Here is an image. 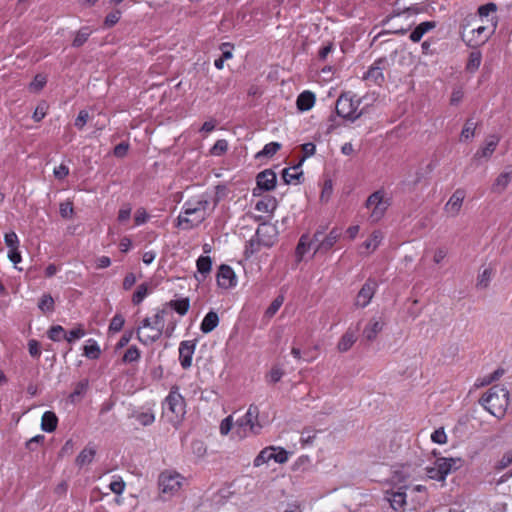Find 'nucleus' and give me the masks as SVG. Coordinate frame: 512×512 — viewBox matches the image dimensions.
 <instances>
[{"label": "nucleus", "mask_w": 512, "mask_h": 512, "mask_svg": "<svg viewBox=\"0 0 512 512\" xmlns=\"http://www.w3.org/2000/svg\"><path fill=\"white\" fill-rule=\"evenodd\" d=\"M486 22H489L486 19ZM495 24L491 27L485 24V19L477 15H467L461 23V37L470 47H479L487 42L494 31Z\"/></svg>", "instance_id": "1"}, {"label": "nucleus", "mask_w": 512, "mask_h": 512, "mask_svg": "<svg viewBox=\"0 0 512 512\" xmlns=\"http://www.w3.org/2000/svg\"><path fill=\"white\" fill-rule=\"evenodd\" d=\"M209 201L205 196L190 199L183 205V211L177 217V227L190 230L200 225L207 217Z\"/></svg>", "instance_id": "2"}, {"label": "nucleus", "mask_w": 512, "mask_h": 512, "mask_svg": "<svg viewBox=\"0 0 512 512\" xmlns=\"http://www.w3.org/2000/svg\"><path fill=\"white\" fill-rule=\"evenodd\" d=\"M165 309H159L151 317L144 318L136 328V338L143 345H151L157 342L164 333Z\"/></svg>", "instance_id": "3"}, {"label": "nucleus", "mask_w": 512, "mask_h": 512, "mask_svg": "<svg viewBox=\"0 0 512 512\" xmlns=\"http://www.w3.org/2000/svg\"><path fill=\"white\" fill-rule=\"evenodd\" d=\"M185 414V399L180 394L179 387L172 386L163 403V416L166 417L174 427H177L183 421Z\"/></svg>", "instance_id": "4"}, {"label": "nucleus", "mask_w": 512, "mask_h": 512, "mask_svg": "<svg viewBox=\"0 0 512 512\" xmlns=\"http://www.w3.org/2000/svg\"><path fill=\"white\" fill-rule=\"evenodd\" d=\"M508 395L505 388L493 386L481 397L480 402L493 416L502 418L509 405Z\"/></svg>", "instance_id": "5"}, {"label": "nucleus", "mask_w": 512, "mask_h": 512, "mask_svg": "<svg viewBox=\"0 0 512 512\" xmlns=\"http://www.w3.org/2000/svg\"><path fill=\"white\" fill-rule=\"evenodd\" d=\"M262 430L259 422V408L256 405H250L246 414L236 422L234 434L239 439H244L250 435H258Z\"/></svg>", "instance_id": "6"}, {"label": "nucleus", "mask_w": 512, "mask_h": 512, "mask_svg": "<svg viewBox=\"0 0 512 512\" xmlns=\"http://www.w3.org/2000/svg\"><path fill=\"white\" fill-rule=\"evenodd\" d=\"M390 204V199L385 197L384 191L378 190L372 193L365 203V206L370 210L369 219L374 223L380 221Z\"/></svg>", "instance_id": "7"}, {"label": "nucleus", "mask_w": 512, "mask_h": 512, "mask_svg": "<svg viewBox=\"0 0 512 512\" xmlns=\"http://www.w3.org/2000/svg\"><path fill=\"white\" fill-rule=\"evenodd\" d=\"M184 477L174 471L165 470L159 474L158 487L162 494L173 496L182 488Z\"/></svg>", "instance_id": "8"}, {"label": "nucleus", "mask_w": 512, "mask_h": 512, "mask_svg": "<svg viewBox=\"0 0 512 512\" xmlns=\"http://www.w3.org/2000/svg\"><path fill=\"white\" fill-rule=\"evenodd\" d=\"M359 104L358 99H354L349 93H344L337 99L336 113L342 118L354 121L361 115V112H358Z\"/></svg>", "instance_id": "9"}, {"label": "nucleus", "mask_w": 512, "mask_h": 512, "mask_svg": "<svg viewBox=\"0 0 512 512\" xmlns=\"http://www.w3.org/2000/svg\"><path fill=\"white\" fill-rule=\"evenodd\" d=\"M277 238L276 228L268 223H262L258 226L255 237L251 239L250 245L253 248L252 253L254 251L259 250L260 246L271 247Z\"/></svg>", "instance_id": "10"}, {"label": "nucleus", "mask_w": 512, "mask_h": 512, "mask_svg": "<svg viewBox=\"0 0 512 512\" xmlns=\"http://www.w3.org/2000/svg\"><path fill=\"white\" fill-rule=\"evenodd\" d=\"M288 459L289 453L284 448L269 446L260 451V453L255 457L253 465L255 467H260L271 460H274L279 464H284Z\"/></svg>", "instance_id": "11"}, {"label": "nucleus", "mask_w": 512, "mask_h": 512, "mask_svg": "<svg viewBox=\"0 0 512 512\" xmlns=\"http://www.w3.org/2000/svg\"><path fill=\"white\" fill-rule=\"evenodd\" d=\"M389 67V60L386 57H380L373 62L363 78L368 82L381 86L385 82L384 71Z\"/></svg>", "instance_id": "12"}, {"label": "nucleus", "mask_w": 512, "mask_h": 512, "mask_svg": "<svg viewBox=\"0 0 512 512\" xmlns=\"http://www.w3.org/2000/svg\"><path fill=\"white\" fill-rule=\"evenodd\" d=\"M377 289V283L374 280L368 279L355 298V306L358 308L366 307L372 300Z\"/></svg>", "instance_id": "13"}, {"label": "nucleus", "mask_w": 512, "mask_h": 512, "mask_svg": "<svg viewBox=\"0 0 512 512\" xmlns=\"http://www.w3.org/2000/svg\"><path fill=\"white\" fill-rule=\"evenodd\" d=\"M385 324V320L382 316L372 317L363 329V337L369 342L374 341L383 330Z\"/></svg>", "instance_id": "14"}, {"label": "nucleus", "mask_w": 512, "mask_h": 512, "mask_svg": "<svg viewBox=\"0 0 512 512\" xmlns=\"http://www.w3.org/2000/svg\"><path fill=\"white\" fill-rule=\"evenodd\" d=\"M465 195L466 194L463 189H457L451 195V197L444 206V211L450 217H456L457 215H459L461 207L463 205V201L465 199Z\"/></svg>", "instance_id": "15"}, {"label": "nucleus", "mask_w": 512, "mask_h": 512, "mask_svg": "<svg viewBox=\"0 0 512 512\" xmlns=\"http://www.w3.org/2000/svg\"><path fill=\"white\" fill-rule=\"evenodd\" d=\"M196 344L194 341H182L179 345V361L183 369H188L192 365V357Z\"/></svg>", "instance_id": "16"}, {"label": "nucleus", "mask_w": 512, "mask_h": 512, "mask_svg": "<svg viewBox=\"0 0 512 512\" xmlns=\"http://www.w3.org/2000/svg\"><path fill=\"white\" fill-rule=\"evenodd\" d=\"M217 284L223 289H229L236 285V276L228 265H221L217 273Z\"/></svg>", "instance_id": "17"}, {"label": "nucleus", "mask_w": 512, "mask_h": 512, "mask_svg": "<svg viewBox=\"0 0 512 512\" xmlns=\"http://www.w3.org/2000/svg\"><path fill=\"white\" fill-rule=\"evenodd\" d=\"M437 469L441 472L444 479L453 471L458 470L463 465L461 458H438L435 461Z\"/></svg>", "instance_id": "18"}, {"label": "nucleus", "mask_w": 512, "mask_h": 512, "mask_svg": "<svg viewBox=\"0 0 512 512\" xmlns=\"http://www.w3.org/2000/svg\"><path fill=\"white\" fill-rule=\"evenodd\" d=\"M342 231L340 228H333L328 235H326L320 243L316 246L314 253H326L329 251L340 239Z\"/></svg>", "instance_id": "19"}, {"label": "nucleus", "mask_w": 512, "mask_h": 512, "mask_svg": "<svg viewBox=\"0 0 512 512\" xmlns=\"http://www.w3.org/2000/svg\"><path fill=\"white\" fill-rule=\"evenodd\" d=\"M276 174L271 169H266L257 175V187L264 191H271L276 186Z\"/></svg>", "instance_id": "20"}, {"label": "nucleus", "mask_w": 512, "mask_h": 512, "mask_svg": "<svg viewBox=\"0 0 512 512\" xmlns=\"http://www.w3.org/2000/svg\"><path fill=\"white\" fill-rule=\"evenodd\" d=\"M386 499L394 510L402 509L406 505V493L402 491V487L398 491H387Z\"/></svg>", "instance_id": "21"}, {"label": "nucleus", "mask_w": 512, "mask_h": 512, "mask_svg": "<svg viewBox=\"0 0 512 512\" xmlns=\"http://www.w3.org/2000/svg\"><path fill=\"white\" fill-rule=\"evenodd\" d=\"M500 139L496 135H491L486 139L485 146L479 149L474 155L475 158H490L494 153Z\"/></svg>", "instance_id": "22"}, {"label": "nucleus", "mask_w": 512, "mask_h": 512, "mask_svg": "<svg viewBox=\"0 0 512 512\" xmlns=\"http://www.w3.org/2000/svg\"><path fill=\"white\" fill-rule=\"evenodd\" d=\"M383 238H384V235L381 231H379V230L374 231L371 234V236L366 241L363 242V244L361 246L362 248L365 249V252L360 251V253L361 254L365 253L367 255L371 254L378 248V246L382 242Z\"/></svg>", "instance_id": "23"}, {"label": "nucleus", "mask_w": 512, "mask_h": 512, "mask_svg": "<svg viewBox=\"0 0 512 512\" xmlns=\"http://www.w3.org/2000/svg\"><path fill=\"white\" fill-rule=\"evenodd\" d=\"M315 100L316 98L314 93L311 91H304L297 97V108L300 111H308L314 106Z\"/></svg>", "instance_id": "24"}, {"label": "nucleus", "mask_w": 512, "mask_h": 512, "mask_svg": "<svg viewBox=\"0 0 512 512\" xmlns=\"http://www.w3.org/2000/svg\"><path fill=\"white\" fill-rule=\"evenodd\" d=\"M435 27L436 22L434 21L422 22L417 27H415V29L411 32L409 38L413 42H419L425 33L434 29Z\"/></svg>", "instance_id": "25"}, {"label": "nucleus", "mask_w": 512, "mask_h": 512, "mask_svg": "<svg viewBox=\"0 0 512 512\" xmlns=\"http://www.w3.org/2000/svg\"><path fill=\"white\" fill-rule=\"evenodd\" d=\"M58 418L52 411H46L41 418V428L43 431L51 433L56 430Z\"/></svg>", "instance_id": "26"}, {"label": "nucleus", "mask_w": 512, "mask_h": 512, "mask_svg": "<svg viewBox=\"0 0 512 512\" xmlns=\"http://www.w3.org/2000/svg\"><path fill=\"white\" fill-rule=\"evenodd\" d=\"M219 324L218 314L214 311L208 312L201 322L200 329L203 333H210Z\"/></svg>", "instance_id": "27"}, {"label": "nucleus", "mask_w": 512, "mask_h": 512, "mask_svg": "<svg viewBox=\"0 0 512 512\" xmlns=\"http://www.w3.org/2000/svg\"><path fill=\"white\" fill-rule=\"evenodd\" d=\"M96 454V449L93 446H86L76 457L75 463L79 467H83L85 465L90 464Z\"/></svg>", "instance_id": "28"}, {"label": "nucleus", "mask_w": 512, "mask_h": 512, "mask_svg": "<svg viewBox=\"0 0 512 512\" xmlns=\"http://www.w3.org/2000/svg\"><path fill=\"white\" fill-rule=\"evenodd\" d=\"M511 180L512 171L499 174L492 185V191L498 194L502 193L507 188Z\"/></svg>", "instance_id": "29"}, {"label": "nucleus", "mask_w": 512, "mask_h": 512, "mask_svg": "<svg viewBox=\"0 0 512 512\" xmlns=\"http://www.w3.org/2000/svg\"><path fill=\"white\" fill-rule=\"evenodd\" d=\"M302 164L298 163L297 165L285 168L282 171V178L286 184H291L293 181H299L303 175L302 170L300 169Z\"/></svg>", "instance_id": "30"}, {"label": "nucleus", "mask_w": 512, "mask_h": 512, "mask_svg": "<svg viewBox=\"0 0 512 512\" xmlns=\"http://www.w3.org/2000/svg\"><path fill=\"white\" fill-rule=\"evenodd\" d=\"M356 336L351 330H347L338 342L337 348L340 352H347L355 343Z\"/></svg>", "instance_id": "31"}, {"label": "nucleus", "mask_w": 512, "mask_h": 512, "mask_svg": "<svg viewBox=\"0 0 512 512\" xmlns=\"http://www.w3.org/2000/svg\"><path fill=\"white\" fill-rule=\"evenodd\" d=\"M276 207L277 201L274 197L271 196L259 200L255 205V209L263 213L273 212L276 209Z\"/></svg>", "instance_id": "32"}, {"label": "nucleus", "mask_w": 512, "mask_h": 512, "mask_svg": "<svg viewBox=\"0 0 512 512\" xmlns=\"http://www.w3.org/2000/svg\"><path fill=\"white\" fill-rule=\"evenodd\" d=\"M482 55L480 51H472L466 64V70L470 73L476 72L481 64Z\"/></svg>", "instance_id": "33"}, {"label": "nucleus", "mask_w": 512, "mask_h": 512, "mask_svg": "<svg viewBox=\"0 0 512 512\" xmlns=\"http://www.w3.org/2000/svg\"><path fill=\"white\" fill-rule=\"evenodd\" d=\"M168 305L180 315H185L190 307V301L188 298H182L177 300H171Z\"/></svg>", "instance_id": "34"}, {"label": "nucleus", "mask_w": 512, "mask_h": 512, "mask_svg": "<svg viewBox=\"0 0 512 512\" xmlns=\"http://www.w3.org/2000/svg\"><path fill=\"white\" fill-rule=\"evenodd\" d=\"M281 148V144L278 143V142H270L268 144H266L264 146V148L259 151L257 154H256V158L257 159H260L262 157H272L274 154H276L278 152V150H280Z\"/></svg>", "instance_id": "35"}, {"label": "nucleus", "mask_w": 512, "mask_h": 512, "mask_svg": "<svg viewBox=\"0 0 512 512\" xmlns=\"http://www.w3.org/2000/svg\"><path fill=\"white\" fill-rule=\"evenodd\" d=\"M197 271L203 276L206 277L207 274L210 273L212 268V260L209 256H200L196 262Z\"/></svg>", "instance_id": "36"}, {"label": "nucleus", "mask_w": 512, "mask_h": 512, "mask_svg": "<svg viewBox=\"0 0 512 512\" xmlns=\"http://www.w3.org/2000/svg\"><path fill=\"white\" fill-rule=\"evenodd\" d=\"M92 30L89 27H82L79 31H77L72 46L73 47H81L89 38L91 35Z\"/></svg>", "instance_id": "37"}, {"label": "nucleus", "mask_w": 512, "mask_h": 512, "mask_svg": "<svg viewBox=\"0 0 512 512\" xmlns=\"http://www.w3.org/2000/svg\"><path fill=\"white\" fill-rule=\"evenodd\" d=\"M310 245L311 243L308 236L302 235L296 247V257L298 262L302 260Z\"/></svg>", "instance_id": "38"}, {"label": "nucleus", "mask_w": 512, "mask_h": 512, "mask_svg": "<svg viewBox=\"0 0 512 512\" xmlns=\"http://www.w3.org/2000/svg\"><path fill=\"white\" fill-rule=\"evenodd\" d=\"M283 302L284 296L279 295L278 297H276L269 305V307L266 309L264 316L268 319H271L278 312Z\"/></svg>", "instance_id": "39"}, {"label": "nucleus", "mask_w": 512, "mask_h": 512, "mask_svg": "<svg viewBox=\"0 0 512 512\" xmlns=\"http://www.w3.org/2000/svg\"><path fill=\"white\" fill-rule=\"evenodd\" d=\"M141 352L137 346H130L123 355L122 361L124 363L136 362L140 359Z\"/></svg>", "instance_id": "40"}, {"label": "nucleus", "mask_w": 512, "mask_h": 512, "mask_svg": "<svg viewBox=\"0 0 512 512\" xmlns=\"http://www.w3.org/2000/svg\"><path fill=\"white\" fill-rule=\"evenodd\" d=\"M133 417L143 426H149L155 421V415L152 411L136 412Z\"/></svg>", "instance_id": "41"}, {"label": "nucleus", "mask_w": 512, "mask_h": 512, "mask_svg": "<svg viewBox=\"0 0 512 512\" xmlns=\"http://www.w3.org/2000/svg\"><path fill=\"white\" fill-rule=\"evenodd\" d=\"M87 388H88L87 380H82V381L78 382L75 385L73 392L70 394L71 401L74 402L77 399L81 398L87 391Z\"/></svg>", "instance_id": "42"}, {"label": "nucleus", "mask_w": 512, "mask_h": 512, "mask_svg": "<svg viewBox=\"0 0 512 512\" xmlns=\"http://www.w3.org/2000/svg\"><path fill=\"white\" fill-rule=\"evenodd\" d=\"M38 307L44 313L52 312L54 310V299L51 295L44 294L38 303Z\"/></svg>", "instance_id": "43"}, {"label": "nucleus", "mask_w": 512, "mask_h": 512, "mask_svg": "<svg viewBox=\"0 0 512 512\" xmlns=\"http://www.w3.org/2000/svg\"><path fill=\"white\" fill-rule=\"evenodd\" d=\"M89 343L84 346V355L90 359H97L100 356V348L93 340H89Z\"/></svg>", "instance_id": "44"}, {"label": "nucleus", "mask_w": 512, "mask_h": 512, "mask_svg": "<svg viewBox=\"0 0 512 512\" xmlns=\"http://www.w3.org/2000/svg\"><path fill=\"white\" fill-rule=\"evenodd\" d=\"M148 295V287L146 284H140L132 296V302L135 305H139L144 298Z\"/></svg>", "instance_id": "45"}, {"label": "nucleus", "mask_w": 512, "mask_h": 512, "mask_svg": "<svg viewBox=\"0 0 512 512\" xmlns=\"http://www.w3.org/2000/svg\"><path fill=\"white\" fill-rule=\"evenodd\" d=\"M124 324H125L124 317L121 314L117 313L114 315V317L110 321L109 331L119 332L122 330Z\"/></svg>", "instance_id": "46"}, {"label": "nucleus", "mask_w": 512, "mask_h": 512, "mask_svg": "<svg viewBox=\"0 0 512 512\" xmlns=\"http://www.w3.org/2000/svg\"><path fill=\"white\" fill-rule=\"evenodd\" d=\"M48 337L52 341H60L63 338L65 339V330L60 325L52 326L48 331Z\"/></svg>", "instance_id": "47"}, {"label": "nucleus", "mask_w": 512, "mask_h": 512, "mask_svg": "<svg viewBox=\"0 0 512 512\" xmlns=\"http://www.w3.org/2000/svg\"><path fill=\"white\" fill-rule=\"evenodd\" d=\"M476 124L472 120H467L462 132L461 139L468 140L474 137Z\"/></svg>", "instance_id": "48"}, {"label": "nucleus", "mask_w": 512, "mask_h": 512, "mask_svg": "<svg viewBox=\"0 0 512 512\" xmlns=\"http://www.w3.org/2000/svg\"><path fill=\"white\" fill-rule=\"evenodd\" d=\"M47 79L44 75L37 74L33 81L30 83L29 88L31 91L38 92L43 89V87L46 85Z\"/></svg>", "instance_id": "49"}, {"label": "nucleus", "mask_w": 512, "mask_h": 512, "mask_svg": "<svg viewBox=\"0 0 512 512\" xmlns=\"http://www.w3.org/2000/svg\"><path fill=\"white\" fill-rule=\"evenodd\" d=\"M512 464V450L506 452L501 459L495 464L496 471H502Z\"/></svg>", "instance_id": "50"}, {"label": "nucleus", "mask_w": 512, "mask_h": 512, "mask_svg": "<svg viewBox=\"0 0 512 512\" xmlns=\"http://www.w3.org/2000/svg\"><path fill=\"white\" fill-rule=\"evenodd\" d=\"M492 277V270L485 268L482 273L478 276L477 286L480 288H486Z\"/></svg>", "instance_id": "51"}, {"label": "nucleus", "mask_w": 512, "mask_h": 512, "mask_svg": "<svg viewBox=\"0 0 512 512\" xmlns=\"http://www.w3.org/2000/svg\"><path fill=\"white\" fill-rule=\"evenodd\" d=\"M420 12H421V9L416 7V6L404 8L403 10H401L400 8H395L393 10L391 16L389 17V20H392L394 17H399L402 14H406L407 13L409 15H412V14H418Z\"/></svg>", "instance_id": "52"}, {"label": "nucleus", "mask_w": 512, "mask_h": 512, "mask_svg": "<svg viewBox=\"0 0 512 512\" xmlns=\"http://www.w3.org/2000/svg\"><path fill=\"white\" fill-rule=\"evenodd\" d=\"M4 241L9 250H15V248H19V239L14 231L6 233L4 236Z\"/></svg>", "instance_id": "53"}, {"label": "nucleus", "mask_w": 512, "mask_h": 512, "mask_svg": "<svg viewBox=\"0 0 512 512\" xmlns=\"http://www.w3.org/2000/svg\"><path fill=\"white\" fill-rule=\"evenodd\" d=\"M228 149V142L224 139H220L216 141V143L211 148V153L216 156H220L224 154Z\"/></svg>", "instance_id": "54"}, {"label": "nucleus", "mask_w": 512, "mask_h": 512, "mask_svg": "<svg viewBox=\"0 0 512 512\" xmlns=\"http://www.w3.org/2000/svg\"><path fill=\"white\" fill-rule=\"evenodd\" d=\"M48 105L46 102H41L36 107L34 113H33V119L36 122H40L47 114Z\"/></svg>", "instance_id": "55"}, {"label": "nucleus", "mask_w": 512, "mask_h": 512, "mask_svg": "<svg viewBox=\"0 0 512 512\" xmlns=\"http://www.w3.org/2000/svg\"><path fill=\"white\" fill-rule=\"evenodd\" d=\"M109 488L110 490L117 494V495H120L123 493L124 489H125V482L123 481V479L121 477H116L109 485Z\"/></svg>", "instance_id": "56"}, {"label": "nucleus", "mask_w": 512, "mask_h": 512, "mask_svg": "<svg viewBox=\"0 0 512 512\" xmlns=\"http://www.w3.org/2000/svg\"><path fill=\"white\" fill-rule=\"evenodd\" d=\"M121 12L119 10H115L111 13H109L104 20V26L106 28H110L114 26L118 21L120 20Z\"/></svg>", "instance_id": "57"}, {"label": "nucleus", "mask_w": 512, "mask_h": 512, "mask_svg": "<svg viewBox=\"0 0 512 512\" xmlns=\"http://www.w3.org/2000/svg\"><path fill=\"white\" fill-rule=\"evenodd\" d=\"M233 427V417L231 415L224 418L220 423V433L221 435L225 436L228 435L229 432L232 430Z\"/></svg>", "instance_id": "58"}, {"label": "nucleus", "mask_w": 512, "mask_h": 512, "mask_svg": "<svg viewBox=\"0 0 512 512\" xmlns=\"http://www.w3.org/2000/svg\"><path fill=\"white\" fill-rule=\"evenodd\" d=\"M497 9L496 4L494 3H488L485 5H482L478 9L477 16L481 17L482 19L487 18L491 12H495Z\"/></svg>", "instance_id": "59"}, {"label": "nucleus", "mask_w": 512, "mask_h": 512, "mask_svg": "<svg viewBox=\"0 0 512 512\" xmlns=\"http://www.w3.org/2000/svg\"><path fill=\"white\" fill-rule=\"evenodd\" d=\"M431 440L437 444H445L447 442V435L444 428L436 429L431 435Z\"/></svg>", "instance_id": "60"}, {"label": "nucleus", "mask_w": 512, "mask_h": 512, "mask_svg": "<svg viewBox=\"0 0 512 512\" xmlns=\"http://www.w3.org/2000/svg\"><path fill=\"white\" fill-rule=\"evenodd\" d=\"M426 473H427L428 478H430V479H433L436 481H442V482L445 481L441 472L439 471V469H437V465L435 462H434L433 466L427 467Z\"/></svg>", "instance_id": "61"}, {"label": "nucleus", "mask_w": 512, "mask_h": 512, "mask_svg": "<svg viewBox=\"0 0 512 512\" xmlns=\"http://www.w3.org/2000/svg\"><path fill=\"white\" fill-rule=\"evenodd\" d=\"M149 215L144 208H138L135 212V225L139 226L147 222Z\"/></svg>", "instance_id": "62"}, {"label": "nucleus", "mask_w": 512, "mask_h": 512, "mask_svg": "<svg viewBox=\"0 0 512 512\" xmlns=\"http://www.w3.org/2000/svg\"><path fill=\"white\" fill-rule=\"evenodd\" d=\"M85 335L84 329L81 327H77L75 329H72L68 334L65 333V339L71 343L75 341L76 339H80Z\"/></svg>", "instance_id": "63"}, {"label": "nucleus", "mask_w": 512, "mask_h": 512, "mask_svg": "<svg viewBox=\"0 0 512 512\" xmlns=\"http://www.w3.org/2000/svg\"><path fill=\"white\" fill-rule=\"evenodd\" d=\"M302 151L304 153L303 157L299 161L300 164H302L307 157H310L315 154L316 146L314 143H305L302 145Z\"/></svg>", "instance_id": "64"}]
</instances>
